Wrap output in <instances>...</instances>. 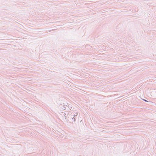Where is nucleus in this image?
<instances>
[{
  "label": "nucleus",
  "mask_w": 156,
  "mask_h": 156,
  "mask_svg": "<svg viewBox=\"0 0 156 156\" xmlns=\"http://www.w3.org/2000/svg\"><path fill=\"white\" fill-rule=\"evenodd\" d=\"M145 100V101H146V100Z\"/></svg>",
  "instance_id": "nucleus-1"
}]
</instances>
